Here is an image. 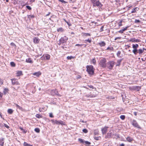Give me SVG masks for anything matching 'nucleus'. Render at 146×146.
Wrapping results in <instances>:
<instances>
[{
	"mask_svg": "<svg viewBox=\"0 0 146 146\" xmlns=\"http://www.w3.org/2000/svg\"><path fill=\"white\" fill-rule=\"evenodd\" d=\"M4 126L7 128V129H9V126H8L7 124L4 123Z\"/></svg>",
	"mask_w": 146,
	"mask_h": 146,
	"instance_id": "47",
	"label": "nucleus"
},
{
	"mask_svg": "<svg viewBox=\"0 0 146 146\" xmlns=\"http://www.w3.org/2000/svg\"><path fill=\"white\" fill-rule=\"evenodd\" d=\"M33 42L35 44H38L39 43L40 40L37 37H35L33 38Z\"/></svg>",
	"mask_w": 146,
	"mask_h": 146,
	"instance_id": "13",
	"label": "nucleus"
},
{
	"mask_svg": "<svg viewBox=\"0 0 146 146\" xmlns=\"http://www.w3.org/2000/svg\"><path fill=\"white\" fill-rule=\"evenodd\" d=\"M22 131L23 133H26L27 132V130L23 129V130Z\"/></svg>",
	"mask_w": 146,
	"mask_h": 146,
	"instance_id": "56",
	"label": "nucleus"
},
{
	"mask_svg": "<svg viewBox=\"0 0 146 146\" xmlns=\"http://www.w3.org/2000/svg\"><path fill=\"white\" fill-rule=\"evenodd\" d=\"M8 90H9L8 89L5 88L4 89V91H3V93H4V94H6L7 92H8Z\"/></svg>",
	"mask_w": 146,
	"mask_h": 146,
	"instance_id": "31",
	"label": "nucleus"
},
{
	"mask_svg": "<svg viewBox=\"0 0 146 146\" xmlns=\"http://www.w3.org/2000/svg\"><path fill=\"white\" fill-rule=\"evenodd\" d=\"M49 116L50 118H52L53 117V115L52 113H49Z\"/></svg>",
	"mask_w": 146,
	"mask_h": 146,
	"instance_id": "51",
	"label": "nucleus"
},
{
	"mask_svg": "<svg viewBox=\"0 0 146 146\" xmlns=\"http://www.w3.org/2000/svg\"><path fill=\"white\" fill-rule=\"evenodd\" d=\"M45 57V58L46 60H49L50 58V55L48 54H46L45 55H44Z\"/></svg>",
	"mask_w": 146,
	"mask_h": 146,
	"instance_id": "27",
	"label": "nucleus"
},
{
	"mask_svg": "<svg viewBox=\"0 0 146 146\" xmlns=\"http://www.w3.org/2000/svg\"><path fill=\"white\" fill-rule=\"evenodd\" d=\"M86 71L90 76L93 75L94 74L95 69L92 65H87L86 66Z\"/></svg>",
	"mask_w": 146,
	"mask_h": 146,
	"instance_id": "1",
	"label": "nucleus"
},
{
	"mask_svg": "<svg viewBox=\"0 0 146 146\" xmlns=\"http://www.w3.org/2000/svg\"><path fill=\"white\" fill-rule=\"evenodd\" d=\"M51 121L53 124L65 125L64 122L61 120L57 121L55 119H52L51 120Z\"/></svg>",
	"mask_w": 146,
	"mask_h": 146,
	"instance_id": "3",
	"label": "nucleus"
},
{
	"mask_svg": "<svg viewBox=\"0 0 146 146\" xmlns=\"http://www.w3.org/2000/svg\"><path fill=\"white\" fill-rule=\"evenodd\" d=\"M82 131L84 133H86L88 132V130L86 129H83L82 130Z\"/></svg>",
	"mask_w": 146,
	"mask_h": 146,
	"instance_id": "43",
	"label": "nucleus"
},
{
	"mask_svg": "<svg viewBox=\"0 0 146 146\" xmlns=\"http://www.w3.org/2000/svg\"><path fill=\"white\" fill-rule=\"evenodd\" d=\"M84 143L86 145V146H88L91 143L87 141H84Z\"/></svg>",
	"mask_w": 146,
	"mask_h": 146,
	"instance_id": "29",
	"label": "nucleus"
},
{
	"mask_svg": "<svg viewBox=\"0 0 146 146\" xmlns=\"http://www.w3.org/2000/svg\"><path fill=\"white\" fill-rule=\"evenodd\" d=\"M124 145H125L123 143H121L120 145L119 146H124Z\"/></svg>",
	"mask_w": 146,
	"mask_h": 146,
	"instance_id": "62",
	"label": "nucleus"
},
{
	"mask_svg": "<svg viewBox=\"0 0 146 146\" xmlns=\"http://www.w3.org/2000/svg\"><path fill=\"white\" fill-rule=\"evenodd\" d=\"M122 20H121L118 23L119 27H120L122 25Z\"/></svg>",
	"mask_w": 146,
	"mask_h": 146,
	"instance_id": "32",
	"label": "nucleus"
},
{
	"mask_svg": "<svg viewBox=\"0 0 146 146\" xmlns=\"http://www.w3.org/2000/svg\"><path fill=\"white\" fill-rule=\"evenodd\" d=\"M83 45H84V44H76L75 46H82Z\"/></svg>",
	"mask_w": 146,
	"mask_h": 146,
	"instance_id": "55",
	"label": "nucleus"
},
{
	"mask_svg": "<svg viewBox=\"0 0 146 146\" xmlns=\"http://www.w3.org/2000/svg\"><path fill=\"white\" fill-rule=\"evenodd\" d=\"M4 138H3L1 139V141L2 142H3V141L4 140Z\"/></svg>",
	"mask_w": 146,
	"mask_h": 146,
	"instance_id": "64",
	"label": "nucleus"
},
{
	"mask_svg": "<svg viewBox=\"0 0 146 146\" xmlns=\"http://www.w3.org/2000/svg\"><path fill=\"white\" fill-rule=\"evenodd\" d=\"M135 23H139L140 22V21L139 20L135 19Z\"/></svg>",
	"mask_w": 146,
	"mask_h": 146,
	"instance_id": "54",
	"label": "nucleus"
},
{
	"mask_svg": "<svg viewBox=\"0 0 146 146\" xmlns=\"http://www.w3.org/2000/svg\"><path fill=\"white\" fill-rule=\"evenodd\" d=\"M115 64V62L113 61H109L106 64V67L109 69L111 70Z\"/></svg>",
	"mask_w": 146,
	"mask_h": 146,
	"instance_id": "4",
	"label": "nucleus"
},
{
	"mask_svg": "<svg viewBox=\"0 0 146 146\" xmlns=\"http://www.w3.org/2000/svg\"><path fill=\"white\" fill-rule=\"evenodd\" d=\"M108 128L107 127H105L104 128L102 129V132L103 134L106 133Z\"/></svg>",
	"mask_w": 146,
	"mask_h": 146,
	"instance_id": "17",
	"label": "nucleus"
},
{
	"mask_svg": "<svg viewBox=\"0 0 146 146\" xmlns=\"http://www.w3.org/2000/svg\"><path fill=\"white\" fill-rule=\"evenodd\" d=\"M12 85H17L20 84L18 80L16 78H13L11 79Z\"/></svg>",
	"mask_w": 146,
	"mask_h": 146,
	"instance_id": "9",
	"label": "nucleus"
},
{
	"mask_svg": "<svg viewBox=\"0 0 146 146\" xmlns=\"http://www.w3.org/2000/svg\"><path fill=\"white\" fill-rule=\"evenodd\" d=\"M94 134L95 135H97L98 134V131L97 130H95L94 131Z\"/></svg>",
	"mask_w": 146,
	"mask_h": 146,
	"instance_id": "40",
	"label": "nucleus"
},
{
	"mask_svg": "<svg viewBox=\"0 0 146 146\" xmlns=\"http://www.w3.org/2000/svg\"><path fill=\"white\" fill-rule=\"evenodd\" d=\"M11 65L13 67H15V63L13 62H11L10 63Z\"/></svg>",
	"mask_w": 146,
	"mask_h": 146,
	"instance_id": "38",
	"label": "nucleus"
},
{
	"mask_svg": "<svg viewBox=\"0 0 146 146\" xmlns=\"http://www.w3.org/2000/svg\"><path fill=\"white\" fill-rule=\"evenodd\" d=\"M41 59L42 60H44L46 58H45V57L44 55L42 56L41 57Z\"/></svg>",
	"mask_w": 146,
	"mask_h": 146,
	"instance_id": "48",
	"label": "nucleus"
},
{
	"mask_svg": "<svg viewBox=\"0 0 146 146\" xmlns=\"http://www.w3.org/2000/svg\"><path fill=\"white\" fill-rule=\"evenodd\" d=\"M139 10V8L138 7H135L132 9V11H131V13H135L137 12V11H138Z\"/></svg>",
	"mask_w": 146,
	"mask_h": 146,
	"instance_id": "19",
	"label": "nucleus"
},
{
	"mask_svg": "<svg viewBox=\"0 0 146 146\" xmlns=\"http://www.w3.org/2000/svg\"><path fill=\"white\" fill-rule=\"evenodd\" d=\"M139 46V45L137 44H133L132 45V48L133 49V52L135 54H137L138 50L137 48Z\"/></svg>",
	"mask_w": 146,
	"mask_h": 146,
	"instance_id": "8",
	"label": "nucleus"
},
{
	"mask_svg": "<svg viewBox=\"0 0 146 146\" xmlns=\"http://www.w3.org/2000/svg\"><path fill=\"white\" fill-rule=\"evenodd\" d=\"M41 74V73L40 72H35V73H34L33 74L34 75H35L37 77H38Z\"/></svg>",
	"mask_w": 146,
	"mask_h": 146,
	"instance_id": "23",
	"label": "nucleus"
},
{
	"mask_svg": "<svg viewBox=\"0 0 146 146\" xmlns=\"http://www.w3.org/2000/svg\"><path fill=\"white\" fill-rule=\"evenodd\" d=\"M36 117L37 118H41L42 117V115L40 114H36Z\"/></svg>",
	"mask_w": 146,
	"mask_h": 146,
	"instance_id": "36",
	"label": "nucleus"
},
{
	"mask_svg": "<svg viewBox=\"0 0 146 146\" xmlns=\"http://www.w3.org/2000/svg\"><path fill=\"white\" fill-rule=\"evenodd\" d=\"M90 88H92V89H94V87L92 85L90 86H88Z\"/></svg>",
	"mask_w": 146,
	"mask_h": 146,
	"instance_id": "57",
	"label": "nucleus"
},
{
	"mask_svg": "<svg viewBox=\"0 0 146 146\" xmlns=\"http://www.w3.org/2000/svg\"><path fill=\"white\" fill-rule=\"evenodd\" d=\"M23 75L22 72L21 71H17L16 73V76L18 77L21 75Z\"/></svg>",
	"mask_w": 146,
	"mask_h": 146,
	"instance_id": "18",
	"label": "nucleus"
},
{
	"mask_svg": "<svg viewBox=\"0 0 146 146\" xmlns=\"http://www.w3.org/2000/svg\"><path fill=\"white\" fill-rule=\"evenodd\" d=\"M114 135V132L112 130H111L110 131L109 133H107V135L105 136V138L107 139L111 137H113Z\"/></svg>",
	"mask_w": 146,
	"mask_h": 146,
	"instance_id": "6",
	"label": "nucleus"
},
{
	"mask_svg": "<svg viewBox=\"0 0 146 146\" xmlns=\"http://www.w3.org/2000/svg\"><path fill=\"white\" fill-rule=\"evenodd\" d=\"M113 47H108L107 48V50H113Z\"/></svg>",
	"mask_w": 146,
	"mask_h": 146,
	"instance_id": "44",
	"label": "nucleus"
},
{
	"mask_svg": "<svg viewBox=\"0 0 146 146\" xmlns=\"http://www.w3.org/2000/svg\"><path fill=\"white\" fill-rule=\"evenodd\" d=\"M106 60L104 58H102L100 60L99 63V65L101 67L104 68L106 67Z\"/></svg>",
	"mask_w": 146,
	"mask_h": 146,
	"instance_id": "2",
	"label": "nucleus"
},
{
	"mask_svg": "<svg viewBox=\"0 0 146 146\" xmlns=\"http://www.w3.org/2000/svg\"><path fill=\"white\" fill-rule=\"evenodd\" d=\"M3 96V94L0 92V97L2 98Z\"/></svg>",
	"mask_w": 146,
	"mask_h": 146,
	"instance_id": "60",
	"label": "nucleus"
},
{
	"mask_svg": "<svg viewBox=\"0 0 146 146\" xmlns=\"http://www.w3.org/2000/svg\"><path fill=\"white\" fill-rule=\"evenodd\" d=\"M19 129H21V131H22V130H23V129H24L23 127H19Z\"/></svg>",
	"mask_w": 146,
	"mask_h": 146,
	"instance_id": "61",
	"label": "nucleus"
},
{
	"mask_svg": "<svg viewBox=\"0 0 146 146\" xmlns=\"http://www.w3.org/2000/svg\"><path fill=\"white\" fill-rule=\"evenodd\" d=\"M11 45L13 46H15V44L13 42H11Z\"/></svg>",
	"mask_w": 146,
	"mask_h": 146,
	"instance_id": "59",
	"label": "nucleus"
},
{
	"mask_svg": "<svg viewBox=\"0 0 146 146\" xmlns=\"http://www.w3.org/2000/svg\"><path fill=\"white\" fill-rule=\"evenodd\" d=\"M68 40V38L66 36L62 37L59 40V43H58L59 45H60L61 44L63 43L66 42Z\"/></svg>",
	"mask_w": 146,
	"mask_h": 146,
	"instance_id": "7",
	"label": "nucleus"
},
{
	"mask_svg": "<svg viewBox=\"0 0 146 146\" xmlns=\"http://www.w3.org/2000/svg\"><path fill=\"white\" fill-rule=\"evenodd\" d=\"M92 1L93 3V6H97L99 7H101L102 5L99 1L96 0H92Z\"/></svg>",
	"mask_w": 146,
	"mask_h": 146,
	"instance_id": "5",
	"label": "nucleus"
},
{
	"mask_svg": "<svg viewBox=\"0 0 146 146\" xmlns=\"http://www.w3.org/2000/svg\"><path fill=\"white\" fill-rule=\"evenodd\" d=\"M129 27V26H127V27H125V28H123V29L120 30V31H118V32L119 33H123V32L127 30L128 29V28Z\"/></svg>",
	"mask_w": 146,
	"mask_h": 146,
	"instance_id": "16",
	"label": "nucleus"
},
{
	"mask_svg": "<svg viewBox=\"0 0 146 146\" xmlns=\"http://www.w3.org/2000/svg\"><path fill=\"white\" fill-rule=\"evenodd\" d=\"M26 62L28 63H32L33 61L31 58H28L26 59Z\"/></svg>",
	"mask_w": 146,
	"mask_h": 146,
	"instance_id": "22",
	"label": "nucleus"
},
{
	"mask_svg": "<svg viewBox=\"0 0 146 146\" xmlns=\"http://www.w3.org/2000/svg\"><path fill=\"white\" fill-rule=\"evenodd\" d=\"M58 1H59L61 2L62 3H66V2L65 1H64L63 0H58Z\"/></svg>",
	"mask_w": 146,
	"mask_h": 146,
	"instance_id": "49",
	"label": "nucleus"
},
{
	"mask_svg": "<svg viewBox=\"0 0 146 146\" xmlns=\"http://www.w3.org/2000/svg\"><path fill=\"white\" fill-rule=\"evenodd\" d=\"M94 139L96 140H99L100 138H101V137H94Z\"/></svg>",
	"mask_w": 146,
	"mask_h": 146,
	"instance_id": "41",
	"label": "nucleus"
},
{
	"mask_svg": "<svg viewBox=\"0 0 146 146\" xmlns=\"http://www.w3.org/2000/svg\"><path fill=\"white\" fill-rule=\"evenodd\" d=\"M144 50H146V49L144 48L142 49H139L138 50L137 53H139L140 54H141L143 52Z\"/></svg>",
	"mask_w": 146,
	"mask_h": 146,
	"instance_id": "14",
	"label": "nucleus"
},
{
	"mask_svg": "<svg viewBox=\"0 0 146 146\" xmlns=\"http://www.w3.org/2000/svg\"><path fill=\"white\" fill-rule=\"evenodd\" d=\"M26 7L29 10H31V8L29 6H27Z\"/></svg>",
	"mask_w": 146,
	"mask_h": 146,
	"instance_id": "52",
	"label": "nucleus"
},
{
	"mask_svg": "<svg viewBox=\"0 0 146 146\" xmlns=\"http://www.w3.org/2000/svg\"><path fill=\"white\" fill-rule=\"evenodd\" d=\"M129 41L132 42H141V40H140L138 39H136L135 38H130L129 40Z\"/></svg>",
	"mask_w": 146,
	"mask_h": 146,
	"instance_id": "11",
	"label": "nucleus"
},
{
	"mask_svg": "<svg viewBox=\"0 0 146 146\" xmlns=\"http://www.w3.org/2000/svg\"><path fill=\"white\" fill-rule=\"evenodd\" d=\"M141 89V87L138 86H135L133 87V90H135L137 91H139Z\"/></svg>",
	"mask_w": 146,
	"mask_h": 146,
	"instance_id": "15",
	"label": "nucleus"
},
{
	"mask_svg": "<svg viewBox=\"0 0 146 146\" xmlns=\"http://www.w3.org/2000/svg\"><path fill=\"white\" fill-rule=\"evenodd\" d=\"M120 118L121 119H125V116L124 115H121L120 116Z\"/></svg>",
	"mask_w": 146,
	"mask_h": 146,
	"instance_id": "53",
	"label": "nucleus"
},
{
	"mask_svg": "<svg viewBox=\"0 0 146 146\" xmlns=\"http://www.w3.org/2000/svg\"><path fill=\"white\" fill-rule=\"evenodd\" d=\"M15 104V106H16V107L17 108L19 109V110H21L22 111H24V109H23V108L22 107H21L19 106L17 104Z\"/></svg>",
	"mask_w": 146,
	"mask_h": 146,
	"instance_id": "20",
	"label": "nucleus"
},
{
	"mask_svg": "<svg viewBox=\"0 0 146 146\" xmlns=\"http://www.w3.org/2000/svg\"><path fill=\"white\" fill-rule=\"evenodd\" d=\"M57 31L58 32H62L64 31V29L62 27L60 28L57 29Z\"/></svg>",
	"mask_w": 146,
	"mask_h": 146,
	"instance_id": "30",
	"label": "nucleus"
},
{
	"mask_svg": "<svg viewBox=\"0 0 146 146\" xmlns=\"http://www.w3.org/2000/svg\"><path fill=\"white\" fill-rule=\"evenodd\" d=\"M27 16L28 18L30 19L31 18H34L35 17L34 15H28Z\"/></svg>",
	"mask_w": 146,
	"mask_h": 146,
	"instance_id": "39",
	"label": "nucleus"
},
{
	"mask_svg": "<svg viewBox=\"0 0 146 146\" xmlns=\"http://www.w3.org/2000/svg\"><path fill=\"white\" fill-rule=\"evenodd\" d=\"M66 23L69 26H71V25L70 24H69L68 22H66Z\"/></svg>",
	"mask_w": 146,
	"mask_h": 146,
	"instance_id": "63",
	"label": "nucleus"
},
{
	"mask_svg": "<svg viewBox=\"0 0 146 146\" xmlns=\"http://www.w3.org/2000/svg\"><path fill=\"white\" fill-rule=\"evenodd\" d=\"M91 63L95 65L96 63V61L95 59V58H93L92 60H91Z\"/></svg>",
	"mask_w": 146,
	"mask_h": 146,
	"instance_id": "24",
	"label": "nucleus"
},
{
	"mask_svg": "<svg viewBox=\"0 0 146 146\" xmlns=\"http://www.w3.org/2000/svg\"><path fill=\"white\" fill-rule=\"evenodd\" d=\"M4 142H2L1 141V140H0V145L1 146H3L4 145Z\"/></svg>",
	"mask_w": 146,
	"mask_h": 146,
	"instance_id": "46",
	"label": "nucleus"
},
{
	"mask_svg": "<svg viewBox=\"0 0 146 146\" xmlns=\"http://www.w3.org/2000/svg\"><path fill=\"white\" fill-rule=\"evenodd\" d=\"M35 131L37 133H38L40 131V130L39 128H36L35 129Z\"/></svg>",
	"mask_w": 146,
	"mask_h": 146,
	"instance_id": "35",
	"label": "nucleus"
},
{
	"mask_svg": "<svg viewBox=\"0 0 146 146\" xmlns=\"http://www.w3.org/2000/svg\"><path fill=\"white\" fill-rule=\"evenodd\" d=\"M98 44L100 46L102 47L105 46L106 44L104 42L102 41L101 42L99 43Z\"/></svg>",
	"mask_w": 146,
	"mask_h": 146,
	"instance_id": "21",
	"label": "nucleus"
},
{
	"mask_svg": "<svg viewBox=\"0 0 146 146\" xmlns=\"http://www.w3.org/2000/svg\"><path fill=\"white\" fill-rule=\"evenodd\" d=\"M67 58L68 60H71L72 58H74V57L72 56H68L67 57Z\"/></svg>",
	"mask_w": 146,
	"mask_h": 146,
	"instance_id": "42",
	"label": "nucleus"
},
{
	"mask_svg": "<svg viewBox=\"0 0 146 146\" xmlns=\"http://www.w3.org/2000/svg\"><path fill=\"white\" fill-rule=\"evenodd\" d=\"M82 35L83 36H90V35L89 33H82Z\"/></svg>",
	"mask_w": 146,
	"mask_h": 146,
	"instance_id": "26",
	"label": "nucleus"
},
{
	"mask_svg": "<svg viewBox=\"0 0 146 146\" xmlns=\"http://www.w3.org/2000/svg\"><path fill=\"white\" fill-rule=\"evenodd\" d=\"M121 62V60H117V63H119V64L116 65V66H119L120 64V63Z\"/></svg>",
	"mask_w": 146,
	"mask_h": 146,
	"instance_id": "45",
	"label": "nucleus"
},
{
	"mask_svg": "<svg viewBox=\"0 0 146 146\" xmlns=\"http://www.w3.org/2000/svg\"><path fill=\"white\" fill-rule=\"evenodd\" d=\"M85 41H87L90 43L91 42V39H88L87 40H85Z\"/></svg>",
	"mask_w": 146,
	"mask_h": 146,
	"instance_id": "50",
	"label": "nucleus"
},
{
	"mask_svg": "<svg viewBox=\"0 0 146 146\" xmlns=\"http://www.w3.org/2000/svg\"><path fill=\"white\" fill-rule=\"evenodd\" d=\"M13 110L11 109H9L7 111L8 113L9 114H12L13 113Z\"/></svg>",
	"mask_w": 146,
	"mask_h": 146,
	"instance_id": "28",
	"label": "nucleus"
},
{
	"mask_svg": "<svg viewBox=\"0 0 146 146\" xmlns=\"http://www.w3.org/2000/svg\"><path fill=\"white\" fill-rule=\"evenodd\" d=\"M52 94L53 95H57L58 96H61L58 93V91L56 90H52Z\"/></svg>",
	"mask_w": 146,
	"mask_h": 146,
	"instance_id": "12",
	"label": "nucleus"
},
{
	"mask_svg": "<svg viewBox=\"0 0 146 146\" xmlns=\"http://www.w3.org/2000/svg\"><path fill=\"white\" fill-rule=\"evenodd\" d=\"M126 140L127 141L131 142L133 140V139L132 138L130 137H128L126 138Z\"/></svg>",
	"mask_w": 146,
	"mask_h": 146,
	"instance_id": "25",
	"label": "nucleus"
},
{
	"mask_svg": "<svg viewBox=\"0 0 146 146\" xmlns=\"http://www.w3.org/2000/svg\"><path fill=\"white\" fill-rule=\"evenodd\" d=\"M104 27L102 26L100 28V30L101 31H102L103 30Z\"/></svg>",
	"mask_w": 146,
	"mask_h": 146,
	"instance_id": "58",
	"label": "nucleus"
},
{
	"mask_svg": "<svg viewBox=\"0 0 146 146\" xmlns=\"http://www.w3.org/2000/svg\"><path fill=\"white\" fill-rule=\"evenodd\" d=\"M23 145L24 146H32L31 145H30L27 142H24L23 143Z\"/></svg>",
	"mask_w": 146,
	"mask_h": 146,
	"instance_id": "34",
	"label": "nucleus"
},
{
	"mask_svg": "<svg viewBox=\"0 0 146 146\" xmlns=\"http://www.w3.org/2000/svg\"><path fill=\"white\" fill-rule=\"evenodd\" d=\"M121 53V52L120 51H118L117 53V56L118 57H121L120 56V55Z\"/></svg>",
	"mask_w": 146,
	"mask_h": 146,
	"instance_id": "37",
	"label": "nucleus"
},
{
	"mask_svg": "<svg viewBox=\"0 0 146 146\" xmlns=\"http://www.w3.org/2000/svg\"><path fill=\"white\" fill-rule=\"evenodd\" d=\"M132 125L134 127L139 129H141V127L139 125L137 121L135 120H133L131 122Z\"/></svg>",
	"mask_w": 146,
	"mask_h": 146,
	"instance_id": "10",
	"label": "nucleus"
},
{
	"mask_svg": "<svg viewBox=\"0 0 146 146\" xmlns=\"http://www.w3.org/2000/svg\"><path fill=\"white\" fill-rule=\"evenodd\" d=\"M78 140L81 143H84V141L82 139L79 138L78 139Z\"/></svg>",
	"mask_w": 146,
	"mask_h": 146,
	"instance_id": "33",
	"label": "nucleus"
}]
</instances>
